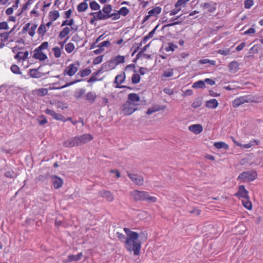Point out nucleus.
Returning a JSON list of instances; mask_svg holds the SVG:
<instances>
[{
    "instance_id": "3",
    "label": "nucleus",
    "mask_w": 263,
    "mask_h": 263,
    "mask_svg": "<svg viewBox=\"0 0 263 263\" xmlns=\"http://www.w3.org/2000/svg\"><path fill=\"white\" fill-rule=\"evenodd\" d=\"M257 101L252 95H246L236 98L232 101L234 108H237L245 103H256Z\"/></svg>"
},
{
    "instance_id": "26",
    "label": "nucleus",
    "mask_w": 263,
    "mask_h": 263,
    "mask_svg": "<svg viewBox=\"0 0 263 263\" xmlns=\"http://www.w3.org/2000/svg\"><path fill=\"white\" fill-rule=\"evenodd\" d=\"M70 32V28L69 27H65L62 29L59 34V38L62 39L65 37H67V36L69 34Z\"/></svg>"
},
{
    "instance_id": "7",
    "label": "nucleus",
    "mask_w": 263,
    "mask_h": 263,
    "mask_svg": "<svg viewBox=\"0 0 263 263\" xmlns=\"http://www.w3.org/2000/svg\"><path fill=\"white\" fill-rule=\"evenodd\" d=\"M140 98L139 95L136 93H130L128 94L127 100L126 102L132 105H134L138 108V106L140 104Z\"/></svg>"
},
{
    "instance_id": "55",
    "label": "nucleus",
    "mask_w": 263,
    "mask_h": 263,
    "mask_svg": "<svg viewBox=\"0 0 263 263\" xmlns=\"http://www.w3.org/2000/svg\"><path fill=\"white\" fill-rule=\"evenodd\" d=\"M253 4V0H246L244 2V6L246 9H250Z\"/></svg>"
},
{
    "instance_id": "8",
    "label": "nucleus",
    "mask_w": 263,
    "mask_h": 263,
    "mask_svg": "<svg viewBox=\"0 0 263 263\" xmlns=\"http://www.w3.org/2000/svg\"><path fill=\"white\" fill-rule=\"evenodd\" d=\"M236 197L239 199H245L249 197V192L246 189L245 186L243 185H240L238 186V191L234 195Z\"/></svg>"
},
{
    "instance_id": "4",
    "label": "nucleus",
    "mask_w": 263,
    "mask_h": 263,
    "mask_svg": "<svg viewBox=\"0 0 263 263\" xmlns=\"http://www.w3.org/2000/svg\"><path fill=\"white\" fill-rule=\"evenodd\" d=\"M257 174L256 171H245L237 177L238 180H241L243 182H251L257 178Z\"/></svg>"
},
{
    "instance_id": "45",
    "label": "nucleus",
    "mask_w": 263,
    "mask_h": 263,
    "mask_svg": "<svg viewBox=\"0 0 263 263\" xmlns=\"http://www.w3.org/2000/svg\"><path fill=\"white\" fill-rule=\"evenodd\" d=\"M176 48L177 46L173 43H169L168 46L165 48V50L166 52L174 51Z\"/></svg>"
},
{
    "instance_id": "36",
    "label": "nucleus",
    "mask_w": 263,
    "mask_h": 263,
    "mask_svg": "<svg viewBox=\"0 0 263 263\" xmlns=\"http://www.w3.org/2000/svg\"><path fill=\"white\" fill-rule=\"evenodd\" d=\"M91 72L90 69L87 68L83 70H81L78 72V75L81 77L84 78L85 77L89 76Z\"/></svg>"
},
{
    "instance_id": "20",
    "label": "nucleus",
    "mask_w": 263,
    "mask_h": 263,
    "mask_svg": "<svg viewBox=\"0 0 263 263\" xmlns=\"http://www.w3.org/2000/svg\"><path fill=\"white\" fill-rule=\"evenodd\" d=\"M52 180L54 188L55 189H58L61 187L63 185V181L60 177H59L57 176H54L52 178Z\"/></svg>"
},
{
    "instance_id": "43",
    "label": "nucleus",
    "mask_w": 263,
    "mask_h": 263,
    "mask_svg": "<svg viewBox=\"0 0 263 263\" xmlns=\"http://www.w3.org/2000/svg\"><path fill=\"white\" fill-rule=\"evenodd\" d=\"M12 30L8 32H3L0 33V37H1V41L2 42H5L8 40L9 39L10 34L12 32Z\"/></svg>"
},
{
    "instance_id": "46",
    "label": "nucleus",
    "mask_w": 263,
    "mask_h": 263,
    "mask_svg": "<svg viewBox=\"0 0 263 263\" xmlns=\"http://www.w3.org/2000/svg\"><path fill=\"white\" fill-rule=\"evenodd\" d=\"M89 6L92 10H99L100 9V6L96 1L90 2Z\"/></svg>"
},
{
    "instance_id": "10",
    "label": "nucleus",
    "mask_w": 263,
    "mask_h": 263,
    "mask_svg": "<svg viewBox=\"0 0 263 263\" xmlns=\"http://www.w3.org/2000/svg\"><path fill=\"white\" fill-rule=\"evenodd\" d=\"M137 109V107L133 106L127 102H125L122 106V112L125 116L132 114Z\"/></svg>"
},
{
    "instance_id": "53",
    "label": "nucleus",
    "mask_w": 263,
    "mask_h": 263,
    "mask_svg": "<svg viewBox=\"0 0 263 263\" xmlns=\"http://www.w3.org/2000/svg\"><path fill=\"white\" fill-rule=\"evenodd\" d=\"M104 55H101L97 57H96L94 60H93V65H98L100 63H101L103 59Z\"/></svg>"
},
{
    "instance_id": "22",
    "label": "nucleus",
    "mask_w": 263,
    "mask_h": 263,
    "mask_svg": "<svg viewBox=\"0 0 263 263\" xmlns=\"http://www.w3.org/2000/svg\"><path fill=\"white\" fill-rule=\"evenodd\" d=\"M29 55V52L27 51L25 52H18L15 56L14 59L17 60L18 61L21 60L25 61L27 59Z\"/></svg>"
},
{
    "instance_id": "23",
    "label": "nucleus",
    "mask_w": 263,
    "mask_h": 263,
    "mask_svg": "<svg viewBox=\"0 0 263 263\" xmlns=\"http://www.w3.org/2000/svg\"><path fill=\"white\" fill-rule=\"evenodd\" d=\"M218 106V102L215 99H212L206 102V107L209 108L215 109Z\"/></svg>"
},
{
    "instance_id": "56",
    "label": "nucleus",
    "mask_w": 263,
    "mask_h": 263,
    "mask_svg": "<svg viewBox=\"0 0 263 263\" xmlns=\"http://www.w3.org/2000/svg\"><path fill=\"white\" fill-rule=\"evenodd\" d=\"M217 53L223 55H227L230 53V49H219L217 51Z\"/></svg>"
},
{
    "instance_id": "28",
    "label": "nucleus",
    "mask_w": 263,
    "mask_h": 263,
    "mask_svg": "<svg viewBox=\"0 0 263 263\" xmlns=\"http://www.w3.org/2000/svg\"><path fill=\"white\" fill-rule=\"evenodd\" d=\"M85 99L89 101L90 103H93L97 98V95L95 92L90 91L87 93L85 96Z\"/></svg>"
},
{
    "instance_id": "29",
    "label": "nucleus",
    "mask_w": 263,
    "mask_h": 263,
    "mask_svg": "<svg viewBox=\"0 0 263 263\" xmlns=\"http://www.w3.org/2000/svg\"><path fill=\"white\" fill-rule=\"evenodd\" d=\"M62 48H60L58 46L52 48V51L54 58L57 59L60 58L62 55Z\"/></svg>"
},
{
    "instance_id": "5",
    "label": "nucleus",
    "mask_w": 263,
    "mask_h": 263,
    "mask_svg": "<svg viewBox=\"0 0 263 263\" xmlns=\"http://www.w3.org/2000/svg\"><path fill=\"white\" fill-rule=\"evenodd\" d=\"M79 67L80 62L79 61H76L71 63L65 68L63 71V74L64 75H68L70 77H72L78 71Z\"/></svg>"
},
{
    "instance_id": "13",
    "label": "nucleus",
    "mask_w": 263,
    "mask_h": 263,
    "mask_svg": "<svg viewBox=\"0 0 263 263\" xmlns=\"http://www.w3.org/2000/svg\"><path fill=\"white\" fill-rule=\"evenodd\" d=\"M125 62V57L118 55L116 56L113 59L109 62V66L110 67V65H114L112 68H115L116 66L122 64Z\"/></svg>"
},
{
    "instance_id": "37",
    "label": "nucleus",
    "mask_w": 263,
    "mask_h": 263,
    "mask_svg": "<svg viewBox=\"0 0 263 263\" xmlns=\"http://www.w3.org/2000/svg\"><path fill=\"white\" fill-rule=\"evenodd\" d=\"M75 46L72 43H68L65 45V50L68 53H70L73 52Z\"/></svg>"
},
{
    "instance_id": "32",
    "label": "nucleus",
    "mask_w": 263,
    "mask_h": 263,
    "mask_svg": "<svg viewBox=\"0 0 263 263\" xmlns=\"http://www.w3.org/2000/svg\"><path fill=\"white\" fill-rule=\"evenodd\" d=\"M167 6L166 5L164 6V12L165 13H169V15L170 16H173V15H175L176 14H177V13H178L180 11H181V8H176L175 7V9L172 10L171 11H168L167 10Z\"/></svg>"
},
{
    "instance_id": "30",
    "label": "nucleus",
    "mask_w": 263,
    "mask_h": 263,
    "mask_svg": "<svg viewBox=\"0 0 263 263\" xmlns=\"http://www.w3.org/2000/svg\"><path fill=\"white\" fill-rule=\"evenodd\" d=\"M203 7L204 8H206L208 9V11L210 12H213L216 9V4L215 3H206L203 5Z\"/></svg>"
},
{
    "instance_id": "11",
    "label": "nucleus",
    "mask_w": 263,
    "mask_h": 263,
    "mask_svg": "<svg viewBox=\"0 0 263 263\" xmlns=\"http://www.w3.org/2000/svg\"><path fill=\"white\" fill-rule=\"evenodd\" d=\"M79 146L84 144L93 139V137L89 134H85L81 136H77Z\"/></svg>"
},
{
    "instance_id": "40",
    "label": "nucleus",
    "mask_w": 263,
    "mask_h": 263,
    "mask_svg": "<svg viewBox=\"0 0 263 263\" xmlns=\"http://www.w3.org/2000/svg\"><path fill=\"white\" fill-rule=\"evenodd\" d=\"M189 1L190 0H178L175 4V7L181 9V7H184L186 6V3Z\"/></svg>"
},
{
    "instance_id": "21",
    "label": "nucleus",
    "mask_w": 263,
    "mask_h": 263,
    "mask_svg": "<svg viewBox=\"0 0 263 263\" xmlns=\"http://www.w3.org/2000/svg\"><path fill=\"white\" fill-rule=\"evenodd\" d=\"M83 257L82 252H80L78 253L77 255H69L67 257V260L65 261V263L70 262L72 261H79L80 260L82 257Z\"/></svg>"
},
{
    "instance_id": "54",
    "label": "nucleus",
    "mask_w": 263,
    "mask_h": 263,
    "mask_svg": "<svg viewBox=\"0 0 263 263\" xmlns=\"http://www.w3.org/2000/svg\"><path fill=\"white\" fill-rule=\"evenodd\" d=\"M49 47V43L48 42H43L36 49H38L40 50H43L44 49H47Z\"/></svg>"
},
{
    "instance_id": "25",
    "label": "nucleus",
    "mask_w": 263,
    "mask_h": 263,
    "mask_svg": "<svg viewBox=\"0 0 263 263\" xmlns=\"http://www.w3.org/2000/svg\"><path fill=\"white\" fill-rule=\"evenodd\" d=\"M60 17V13L58 10H53L49 12L48 14V18L49 21L54 22Z\"/></svg>"
},
{
    "instance_id": "62",
    "label": "nucleus",
    "mask_w": 263,
    "mask_h": 263,
    "mask_svg": "<svg viewBox=\"0 0 263 263\" xmlns=\"http://www.w3.org/2000/svg\"><path fill=\"white\" fill-rule=\"evenodd\" d=\"M249 143L251 145V147L254 145H258L260 144V141L259 140L252 139Z\"/></svg>"
},
{
    "instance_id": "9",
    "label": "nucleus",
    "mask_w": 263,
    "mask_h": 263,
    "mask_svg": "<svg viewBox=\"0 0 263 263\" xmlns=\"http://www.w3.org/2000/svg\"><path fill=\"white\" fill-rule=\"evenodd\" d=\"M127 175L132 181L138 185H142L144 183V178L142 176L133 173H127Z\"/></svg>"
},
{
    "instance_id": "6",
    "label": "nucleus",
    "mask_w": 263,
    "mask_h": 263,
    "mask_svg": "<svg viewBox=\"0 0 263 263\" xmlns=\"http://www.w3.org/2000/svg\"><path fill=\"white\" fill-rule=\"evenodd\" d=\"M161 11L162 8L160 6H156L154 7L148 12L147 15H146L144 16L143 20V22L144 23L147 21L151 17H157L158 15L161 13Z\"/></svg>"
},
{
    "instance_id": "17",
    "label": "nucleus",
    "mask_w": 263,
    "mask_h": 263,
    "mask_svg": "<svg viewBox=\"0 0 263 263\" xmlns=\"http://www.w3.org/2000/svg\"><path fill=\"white\" fill-rule=\"evenodd\" d=\"M189 130L195 135H198L203 131V127L199 124H193L189 126Z\"/></svg>"
},
{
    "instance_id": "14",
    "label": "nucleus",
    "mask_w": 263,
    "mask_h": 263,
    "mask_svg": "<svg viewBox=\"0 0 263 263\" xmlns=\"http://www.w3.org/2000/svg\"><path fill=\"white\" fill-rule=\"evenodd\" d=\"M125 73L122 74L118 75L115 78V82L117 84L116 86L117 88H128L130 89V87H127L124 85H120L125 80Z\"/></svg>"
},
{
    "instance_id": "31",
    "label": "nucleus",
    "mask_w": 263,
    "mask_h": 263,
    "mask_svg": "<svg viewBox=\"0 0 263 263\" xmlns=\"http://www.w3.org/2000/svg\"><path fill=\"white\" fill-rule=\"evenodd\" d=\"M242 205L248 210H251L252 208V202L250 200V197L242 199Z\"/></svg>"
},
{
    "instance_id": "60",
    "label": "nucleus",
    "mask_w": 263,
    "mask_h": 263,
    "mask_svg": "<svg viewBox=\"0 0 263 263\" xmlns=\"http://www.w3.org/2000/svg\"><path fill=\"white\" fill-rule=\"evenodd\" d=\"M72 13V10L71 9L65 11L64 17L66 19L69 18L71 17Z\"/></svg>"
},
{
    "instance_id": "35",
    "label": "nucleus",
    "mask_w": 263,
    "mask_h": 263,
    "mask_svg": "<svg viewBox=\"0 0 263 263\" xmlns=\"http://www.w3.org/2000/svg\"><path fill=\"white\" fill-rule=\"evenodd\" d=\"M174 74V70L172 68L167 69L166 70L164 71L163 73L161 76V78L162 80H164V78H170L173 76Z\"/></svg>"
},
{
    "instance_id": "51",
    "label": "nucleus",
    "mask_w": 263,
    "mask_h": 263,
    "mask_svg": "<svg viewBox=\"0 0 263 263\" xmlns=\"http://www.w3.org/2000/svg\"><path fill=\"white\" fill-rule=\"evenodd\" d=\"M191 214H194L196 216H199L201 213V210L196 207H193L192 210L190 211Z\"/></svg>"
},
{
    "instance_id": "2",
    "label": "nucleus",
    "mask_w": 263,
    "mask_h": 263,
    "mask_svg": "<svg viewBox=\"0 0 263 263\" xmlns=\"http://www.w3.org/2000/svg\"><path fill=\"white\" fill-rule=\"evenodd\" d=\"M130 195L135 201H145L148 203H155L157 201L156 197L151 196L146 191L135 190L130 192Z\"/></svg>"
},
{
    "instance_id": "24",
    "label": "nucleus",
    "mask_w": 263,
    "mask_h": 263,
    "mask_svg": "<svg viewBox=\"0 0 263 263\" xmlns=\"http://www.w3.org/2000/svg\"><path fill=\"white\" fill-rule=\"evenodd\" d=\"M239 63L237 61H234L229 64L228 67L230 72L235 73L239 69Z\"/></svg>"
},
{
    "instance_id": "27",
    "label": "nucleus",
    "mask_w": 263,
    "mask_h": 263,
    "mask_svg": "<svg viewBox=\"0 0 263 263\" xmlns=\"http://www.w3.org/2000/svg\"><path fill=\"white\" fill-rule=\"evenodd\" d=\"M157 26L155 27L151 32L148 33V34L145 36L142 41H141V44H145L148 40L153 37L154 34L155 33L156 30L157 29Z\"/></svg>"
},
{
    "instance_id": "16",
    "label": "nucleus",
    "mask_w": 263,
    "mask_h": 263,
    "mask_svg": "<svg viewBox=\"0 0 263 263\" xmlns=\"http://www.w3.org/2000/svg\"><path fill=\"white\" fill-rule=\"evenodd\" d=\"M33 58L40 61H45L47 59V56L42 50L35 49L34 51Z\"/></svg>"
},
{
    "instance_id": "12",
    "label": "nucleus",
    "mask_w": 263,
    "mask_h": 263,
    "mask_svg": "<svg viewBox=\"0 0 263 263\" xmlns=\"http://www.w3.org/2000/svg\"><path fill=\"white\" fill-rule=\"evenodd\" d=\"M80 81H81L80 80L73 81L70 82L69 83H67L65 85L62 86H60L59 83H55L52 84V85L51 86H50L49 87V90H54V89H60L64 88L68 86H69L70 85L74 84L78 82H79Z\"/></svg>"
},
{
    "instance_id": "61",
    "label": "nucleus",
    "mask_w": 263,
    "mask_h": 263,
    "mask_svg": "<svg viewBox=\"0 0 263 263\" xmlns=\"http://www.w3.org/2000/svg\"><path fill=\"white\" fill-rule=\"evenodd\" d=\"M45 112L46 114L52 116L53 118L54 117V116L55 115V114H56V112L54 111L51 110L50 109H48V108L46 109L45 110Z\"/></svg>"
},
{
    "instance_id": "48",
    "label": "nucleus",
    "mask_w": 263,
    "mask_h": 263,
    "mask_svg": "<svg viewBox=\"0 0 263 263\" xmlns=\"http://www.w3.org/2000/svg\"><path fill=\"white\" fill-rule=\"evenodd\" d=\"M111 46V43L109 41H104L100 43L98 45V47L104 48V47H109Z\"/></svg>"
},
{
    "instance_id": "18",
    "label": "nucleus",
    "mask_w": 263,
    "mask_h": 263,
    "mask_svg": "<svg viewBox=\"0 0 263 263\" xmlns=\"http://www.w3.org/2000/svg\"><path fill=\"white\" fill-rule=\"evenodd\" d=\"M99 195L101 197L105 198L109 202H112L114 200L113 194L108 191H101L99 192Z\"/></svg>"
},
{
    "instance_id": "1",
    "label": "nucleus",
    "mask_w": 263,
    "mask_h": 263,
    "mask_svg": "<svg viewBox=\"0 0 263 263\" xmlns=\"http://www.w3.org/2000/svg\"><path fill=\"white\" fill-rule=\"evenodd\" d=\"M124 231L127 235V239L125 241V248L130 252L133 251L135 255H138L141 248V242L138 239V233L127 228H125Z\"/></svg>"
},
{
    "instance_id": "38",
    "label": "nucleus",
    "mask_w": 263,
    "mask_h": 263,
    "mask_svg": "<svg viewBox=\"0 0 263 263\" xmlns=\"http://www.w3.org/2000/svg\"><path fill=\"white\" fill-rule=\"evenodd\" d=\"M102 11L105 15L109 16L112 11V7L110 5H105Z\"/></svg>"
},
{
    "instance_id": "41",
    "label": "nucleus",
    "mask_w": 263,
    "mask_h": 263,
    "mask_svg": "<svg viewBox=\"0 0 263 263\" xmlns=\"http://www.w3.org/2000/svg\"><path fill=\"white\" fill-rule=\"evenodd\" d=\"M205 87V85L204 83V81L201 80L195 82L192 85V87L194 88H203Z\"/></svg>"
},
{
    "instance_id": "19",
    "label": "nucleus",
    "mask_w": 263,
    "mask_h": 263,
    "mask_svg": "<svg viewBox=\"0 0 263 263\" xmlns=\"http://www.w3.org/2000/svg\"><path fill=\"white\" fill-rule=\"evenodd\" d=\"M90 15H93L95 20H105L108 19V15H105L102 11L100 10L96 12H91Z\"/></svg>"
},
{
    "instance_id": "47",
    "label": "nucleus",
    "mask_w": 263,
    "mask_h": 263,
    "mask_svg": "<svg viewBox=\"0 0 263 263\" xmlns=\"http://www.w3.org/2000/svg\"><path fill=\"white\" fill-rule=\"evenodd\" d=\"M141 78L139 74L135 73L132 76V82L133 84H137L139 83Z\"/></svg>"
},
{
    "instance_id": "42",
    "label": "nucleus",
    "mask_w": 263,
    "mask_h": 263,
    "mask_svg": "<svg viewBox=\"0 0 263 263\" xmlns=\"http://www.w3.org/2000/svg\"><path fill=\"white\" fill-rule=\"evenodd\" d=\"M199 63L201 64H209L211 65L214 66L216 65V61L215 60H211L209 59H204L199 60Z\"/></svg>"
},
{
    "instance_id": "63",
    "label": "nucleus",
    "mask_w": 263,
    "mask_h": 263,
    "mask_svg": "<svg viewBox=\"0 0 263 263\" xmlns=\"http://www.w3.org/2000/svg\"><path fill=\"white\" fill-rule=\"evenodd\" d=\"M249 143L251 145V147L254 145H258L260 144V141L259 140L252 139Z\"/></svg>"
},
{
    "instance_id": "58",
    "label": "nucleus",
    "mask_w": 263,
    "mask_h": 263,
    "mask_svg": "<svg viewBox=\"0 0 263 263\" xmlns=\"http://www.w3.org/2000/svg\"><path fill=\"white\" fill-rule=\"evenodd\" d=\"M9 27L8 23L6 22H0V30H7Z\"/></svg>"
},
{
    "instance_id": "15",
    "label": "nucleus",
    "mask_w": 263,
    "mask_h": 263,
    "mask_svg": "<svg viewBox=\"0 0 263 263\" xmlns=\"http://www.w3.org/2000/svg\"><path fill=\"white\" fill-rule=\"evenodd\" d=\"M63 145L66 147H73L78 146V140L77 136L69 138L63 143Z\"/></svg>"
},
{
    "instance_id": "34",
    "label": "nucleus",
    "mask_w": 263,
    "mask_h": 263,
    "mask_svg": "<svg viewBox=\"0 0 263 263\" xmlns=\"http://www.w3.org/2000/svg\"><path fill=\"white\" fill-rule=\"evenodd\" d=\"M214 146L217 149L223 148L224 149H228L229 148L228 145L222 141L214 143Z\"/></svg>"
},
{
    "instance_id": "33",
    "label": "nucleus",
    "mask_w": 263,
    "mask_h": 263,
    "mask_svg": "<svg viewBox=\"0 0 263 263\" xmlns=\"http://www.w3.org/2000/svg\"><path fill=\"white\" fill-rule=\"evenodd\" d=\"M88 8V4L86 2L79 4L77 6V10L79 12H84Z\"/></svg>"
},
{
    "instance_id": "57",
    "label": "nucleus",
    "mask_w": 263,
    "mask_h": 263,
    "mask_svg": "<svg viewBox=\"0 0 263 263\" xmlns=\"http://www.w3.org/2000/svg\"><path fill=\"white\" fill-rule=\"evenodd\" d=\"M111 17L113 20H117L119 19L120 17L119 12L118 11L117 13H110V15L108 16V19Z\"/></svg>"
},
{
    "instance_id": "39",
    "label": "nucleus",
    "mask_w": 263,
    "mask_h": 263,
    "mask_svg": "<svg viewBox=\"0 0 263 263\" xmlns=\"http://www.w3.org/2000/svg\"><path fill=\"white\" fill-rule=\"evenodd\" d=\"M47 30L46 28V26L44 25V24H42L39 26L37 31L40 35H41V36H43L45 35V33L47 32Z\"/></svg>"
},
{
    "instance_id": "64",
    "label": "nucleus",
    "mask_w": 263,
    "mask_h": 263,
    "mask_svg": "<svg viewBox=\"0 0 263 263\" xmlns=\"http://www.w3.org/2000/svg\"><path fill=\"white\" fill-rule=\"evenodd\" d=\"M255 32V30L253 28H250L246 31L244 32L243 34L245 35L254 34Z\"/></svg>"
},
{
    "instance_id": "59",
    "label": "nucleus",
    "mask_w": 263,
    "mask_h": 263,
    "mask_svg": "<svg viewBox=\"0 0 263 263\" xmlns=\"http://www.w3.org/2000/svg\"><path fill=\"white\" fill-rule=\"evenodd\" d=\"M117 236L118 238L120 240V241L122 242H124L126 241V239H127V237H125V236L119 232L117 233Z\"/></svg>"
},
{
    "instance_id": "44",
    "label": "nucleus",
    "mask_w": 263,
    "mask_h": 263,
    "mask_svg": "<svg viewBox=\"0 0 263 263\" xmlns=\"http://www.w3.org/2000/svg\"><path fill=\"white\" fill-rule=\"evenodd\" d=\"M37 121L40 125H43L48 122L46 118L43 115L39 116Z\"/></svg>"
},
{
    "instance_id": "50",
    "label": "nucleus",
    "mask_w": 263,
    "mask_h": 263,
    "mask_svg": "<svg viewBox=\"0 0 263 263\" xmlns=\"http://www.w3.org/2000/svg\"><path fill=\"white\" fill-rule=\"evenodd\" d=\"M11 71L15 74H21V72L19 67L15 64L12 65L11 66Z\"/></svg>"
},
{
    "instance_id": "49",
    "label": "nucleus",
    "mask_w": 263,
    "mask_h": 263,
    "mask_svg": "<svg viewBox=\"0 0 263 263\" xmlns=\"http://www.w3.org/2000/svg\"><path fill=\"white\" fill-rule=\"evenodd\" d=\"M37 27V25L36 24H34L31 26V28L29 29V30L28 31V34L31 37L33 36L34 35L35 31V30L36 29Z\"/></svg>"
},
{
    "instance_id": "52",
    "label": "nucleus",
    "mask_w": 263,
    "mask_h": 263,
    "mask_svg": "<svg viewBox=\"0 0 263 263\" xmlns=\"http://www.w3.org/2000/svg\"><path fill=\"white\" fill-rule=\"evenodd\" d=\"M120 15L125 16L129 13V10L125 7H123L119 10Z\"/></svg>"
}]
</instances>
